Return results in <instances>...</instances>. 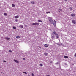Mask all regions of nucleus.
Listing matches in <instances>:
<instances>
[{"label": "nucleus", "mask_w": 76, "mask_h": 76, "mask_svg": "<svg viewBox=\"0 0 76 76\" xmlns=\"http://www.w3.org/2000/svg\"><path fill=\"white\" fill-rule=\"evenodd\" d=\"M56 36L57 38H59L58 35L57 34V33H56V31H53V33L51 35V38L52 39H54Z\"/></svg>", "instance_id": "obj_1"}, {"label": "nucleus", "mask_w": 76, "mask_h": 76, "mask_svg": "<svg viewBox=\"0 0 76 76\" xmlns=\"http://www.w3.org/2000/svg\"><path fill=\"white\" fill-rule=\"evenodd\" d=\"M49 21L51 24H53L54 22L51 18H50L49 19Z\"/></svg>", "instance_id": "obj_2"}, {"label": "nucleus", "mask_w": 76, "mask_h": 76, "mask_svg": "<svg viewBox=\"0 0 76 76\" xmlns=\"http://www.w3.org/2000/svg\"><path fill=\"white\" fill-rule=\"evenodd\" d=\"M32 25H37V26H38L39 25V24L38 23H33L32 24Z\"/></svg>", "instance_id": "obj_3"}, {"label": "nucleus", "mask_w": 76, "mask_h": 76, "mask_svg": "<svg viewBox=\"0 0 76 76\" xmlns=\"http://www.w3.org/2000/svg\"><path fill=\"white\" fill-rule=\"evenodd\" d=\"M53 25L54 26V27H56V21L55 20L54 21Z\"/></svg>", "instance_id": "obj_4"}, {"label": "nucleus", "mask_w": 76, "mask_h": 76, "mask_svg": "<svg viewBox=\"0 0 76 76\" xmlns=\"http://www.w3.org/2000/svg\"><path fill=\"white\" fill-rule=\"evenodd\" d=\"M14 61L15 62V63H19V61L16 59H14Z\"/></svg>", "instance_id": "obj_5"}, {"label": "nucleus", "mask_w": 76, "mask_h": 76, "mask_svg": "<svg viewBox=\"0 0 76 76\" xmlns=\"http://www.w3.org/2000/svg\"><path fill=\"white\" fill-rule=\"evenodd\" d=\"M71 16L72 17H75V15L74 14H71Z\"/></svg>", "instance_id": "obj_6"}, {"label": "nucleus", "mask_w": 76, "mask_h": 76, "mask_svg": "<svg viewBox=\"0 0 76 76\" xmlns=\"http://www.w3.org/2000/svg\"><path fill=\"white\" fill-rule=\"evenodd\" d=\"M72 22L74 24H76V21L74 20H72Z\"/></svg>", "instance_id": "obj_7"}, {"label": "nucleus", "mask_w": 76, "mask_h": 76, "mask_svg": "<svg viewBox=\"0 0 76 76\" xmlns=\"http://www.w3.org/2000/svg\"><path fill=\"white\" fill-rule=\"evenodd\" d=\"M5 39H6L7 40H10V38L8 37H5Z\"/></svg>", "instance_id": "obj_8"}, {"label": "nucleus", "mask_w": 76, "mask_h": 76, "mask_svg": "<svg viewBox=\"0 0 76 76\" xmlns=\"http://www.w3.org/2000/svg\"><path fill=\"white\" fill-rule=\"evenodd\" d=\"M20 28H23V26L22 25H20L19 26Z\"/></svg>", "instance_id": "obj_9"}, {"label": "nucleus", "mask_w": 76, "mask_h": 76, "mask_svg": "<svg viewBox=\"0 0 76 76\" xmlns=\"http://www.w3.org/2000/svg\"><path fill=\"white\" fill-rule=\"evenodd\" d=\"M44 46L45 47H48L49 45L47 44H45L44 45Z\"/></svg>", "instance_id": "obj_10"}, {"label": "nucleus", "mask_w": 76, "mask_h": 76, "mask_svg": "<svg viewBox=\"0 0 76 76\" xmlns=\"http://www.w3.org/2000/svg\"><path fill=\"white\" fill-rule=\"evenodd\" d=\"M18 18H19V16L17 15L15 17V19H18Z\"/></svg>", "instance_id": "obj_11"}, {"label": "nucleus", "mask_w": 76, "mask_h": 76, "mask_svg": "<svg viewBox=\"0 0 76 76\" xmlns=\"http://www.w3.org/2000/svg\"><path fill=\"white\" fill-rule=\"evenodd\" d=\"M44 55H45V56H47V55H48V53H47L45 52L44 53Z\"/></svg>", "instance_id": "obj_12"}, {"label": "nucleus", "mask_w": 76, "mask_h": 76, "mask_svg": "<svg viewBox=\"0 0 76 76\" xmlns=\"http://www.w3.org/2000/svg\"><path fill=\"white\" fill-rule=\"evenodd\" d=\"M12 7H15V4H12Z\"/></svg>", "instance_id": "obj_13"}, {"label": "nucleus", "mask_w": 76, "mask_h": 76, "mask_svg": "<svg viewBox=\"0 0 76 76\" xmlns=\"http://www.w3.org/2000/svg\"><path fill=\"white\" fill-rule=\"evenodd\" d=\"M38 22H42V20H38L37 21Z\"/></svg>", "instance_id": "obj_14"}, {"label": "nucleus", "mask_w": 76, "mask_h": 76, "mask_svg": "<svg viewBox=\"0 0 76 76\" xmlns=\"http://www.w3.org/2000/svg\"><path fill=\"white\" fill-rule=\"evenodd\" d=\"M16 38H20V36H16Z\"/></svg>", "instance_id": "obj_15"}, {"label": "nucleus", "mask_w": 76, "mask_h": 76, "mask_svg": "<svg viewBox=\"0 0 76 76\" xmlns=\"http://www.w3.org/2000/svg\"><path fill=\"white\" fill-rule=\"evenodd\" d=\"M56 44L57 45H59V46H61V45L60 44H59V43H56Z\"/></svg>", "instance_id": "obj_16"}, {"label": "nucleus", "mask_w": 76, "mask_h": 76, "mask_svg": "<svg viewBox=\"0 0 76 76\" xmlns=\"http://www.w3.org/2000/svg\"><path fill=\"white\" fill-rule=\"evenodd\" d=\"M64 58H68V56H64Z\"/></svg>", "instance_id": "obj_17"}, {"label": "nucleus", "mask_w": 76, "mask_h": 76, "mask_svg": "<svg viewBox=\"0 0 76 76\" xmlns=\"http://www.w3.org/2000/svg\"><path fill=\"white\" fill-rule=\"evenodd\" d=\"M40 66H41V67H42V66H43V65L42 64H40Z\"/></svg>", "instance_id": "obj_18"}, {"label": "nucleus", "mask_w": 76, "mask_h": 76, "mask_svg": "<svg viewBox=\"0 0 76 76\" xmlns=\"http://www.w3.org/2000/svg\"><path fill=\"white\" fill-rule=\"evenodd\" d=\"M13 29H16V27L15 26H13Z\"/></svg>", "instance_id": "obj_19"}, {"label": "nucleus", "mask_w": 76, "mask_h": 76, "mask_svg": "<svg viewBox=\"0 0 76 76\" xmlns=\"http://www.w3.org/2000/svg\"><path fill=\"white\" fill-rule=\"evenodd\" d=\"M59 64V62H57V63H56L55 64L57 65V64Z\"/></svg>", "instance_id": "obj_20"}, {"label": "nucleus", "mask_w": 76, "mask_h": 76, "mask_svg": "<svg viewBox=\"0 0 76 76\" xmlns=\"http://www.w3.org/2000/svg\"><path fill=\"white\" fill-rule=\"evenodd\" d=\"M31 3H32V4H35V2H31Z\"/></svg>", "instance_id": "obj_21"}, {"label": "nucleus", "mask_w": 76, "mask_h": 76, "mask_svg": "<svg viewBox=\"0 0 76 76\" xmlns=\"http://www.w3.org/2000/svg\"><path fill=\"white\" fill-rule=\"evenodd\" d=\"M46 13H47V14H48V13H50V12H49L48 11L46 12Z\"/></svg>", "instance_id": "obj_22"}, {"label": "nucleus", "mask_w": 76, "mask_h": 76, "mask_svg": "<svg viewBox=\"0 0 76 76\" xmlns=\"http://www.w3.org/2000/svg\"><path fill=\"white\" fill-rule=\"evenodd\" d=\"M4 16H7V13H4Z\"/></svg>", "instance_id": "obj_23"}, {"label": "nucleus", "mask_w": 76, "mask_h": 76, "mask_svg": "<svg viewBox=\"0 0 76 76\" xmlns=\"http://www.w3.org/2000/svg\"><path fill=\"white\" fill-rule=\"evenodd\" d=\"M59 10L60 11H62V10L60 8H59L58 10Z\"/></svg>", "instance_id": "obj_24"}, {"label": "nucleus", "mask_w": 76, "mask_h": 76, "mask_svg": "<svg viewBox=\"0 0 76 76\" xmlns=\"http://www.w3.org/2000/svg\"><path fill=\"white\" fill-rule=\"evenodd\" d=\"M69 9L70 10H73V8H72L70 7L69 8Z\"/></svg>", "instance_id": "obj_25"}, {"label": "nucleus", "mask_w": 76, "mask_h": 76, "mask_svg": "<svg viewBox=\"0 0 76 76\" xmlns=\"http://www.w3.org/2000/svg\"><path fill=\"white\" fill-rule=\"evenodd\" d=\"M23 73H24L25 74H27V73L26 72H23Z\"/></svg>", "instance_id": "obj_26"}, {"label": "nucleus", "mask_w": 76, "mask_h": 76, "mask_svg": "<svg viewBox=\"0 0 76 76\" xmlns=\"http://www.w3.org/2000/svg\"><path fill=\"white\" fill-rule=\"evenodd\" d=\"M31 75L32 76H35V75H34V74L33 73Z\"/></svg>", "instance_id": "obj_27"}, {"label": "nucleus", "mask_w": 76, "mask_h": 76, "mask_svg": "<svg viewBox=\"0 0 76 76\" xmlns=\"http://www.w3.org/2000/svg\"><path fill=\"white\" fill-rule=\"evenodd\" d=\"M9 52L10 53H12V50H9Z\"/></svg>", "instance_id": "obj_28"}, {"label": "nucleus", "mask_w": 76, "mask_h": 76, "mask_svg": "<svg viewBox=\"0 0 76 76\" xmlns=\"http://www.w3.org/2000/svg\"><path fill=\"white\" fill-rule=\"evenodd\" d=\"M15 22H18V19H15Z\"/></svg>", "instance_id": "obj_29"}, {"label": "nucleus", "mask_w": 76, "mask_h": 76, "mask_svg": "<svg viewBox=\"0 0 76 76\" xmlns=\"http://www.w3.org/2000/svg\"><path fill=\"white\" fill-rule=\"evenodd\" d=\"M3 62H4L5 63H6V61L5 60H3Z\"/></svg>", "instance_id": "obj_30"}, {"label": "nucleus", "mask_w": 76, "mask_h": 76, "mask_svg": "<svg viewBox=\"0 0 76 76\" xmlns=\"http://www.w3.org/2000/svg\"><path fill=\"white\" fill-rule=\"evenodd\" d=\"M25 27H27V26H28L27 25H25Z\"/></svg>", "instance_id": "obj_31"}, {"label": "nucleus", "mask_w": 76, "mask_h": 76, "mask_svg": "<svg viewBox=\"0 0 76 76\" xmlns=\"http://www.w3.org/2000/svg\"><path fill=\"white\" fill-rule=\"evenodd\" d=\"M64 64H65V65H66H66H67V63H64Z\"/></svg>", "instance_id": "obj_32"}, {"label": "nucleus", "mask_w": 76, "mask_h": 76, "mask_svg": "<svg viewBox=\"0 0 76 76\" xmlns=\"http://www.w3.org/2000/svg\"><path fill=\"white\" fill-rule=\"evenodd\" d=\"M61 45H62V46L64 45H63V44H62V43H61Z\"/></svg>", "instance_id": "obj_33"}, {"label": "nucleus", "mask_w": 76, "mask_h": 76, "mask_svg": "<svg viewBox=\"0 0 76 76\" xmlns=\"http://www.w3.org/2000/svg\"><path fill=\"white\" fill-rule=\"evenodd\" d=\"M38 47H39V48H41V46H39Z\"/></svg>", "instance_id": "obj_34"}, {"label": "nucleus", "mask_w": 76, "mask_h": 76, "mask_svg": "<svg viewBox=\"0 0 76 76\" xmlns=\"http://www.w3.org/2000/svg\"><path fill=\"white\" fill-rule=\"evenodd\" d=\"M23 60H25V58H23Z\"/></svg>", "instance_id": "obj_35"}, {"label": "nucleus", "mask_w": 76, "mask_h": 76, "mask_svg": "<svg viewBox=\"0 0 76 76\" xmlns=\"http://www.w3.org/2000/svg\"><path fill=\"white\" fill-rule=\"evenodd\" d=\"M75 57H76V53H75Z\"/></svg>", "instance_id": "obj_36"}, {"label": "nucleus", "mask_w": 76, "mask_h": 76, "mask_svg": "<svg viewBox=\"0 0 76 76\" xmlns=\"http://www.w3.org/2000/svg\"><path fill=\"white\" fill-rule=\"evenodd\" d=\"M46 76H50V75H46Z\"/></svg>", "instance_id": "obj_37"}, {"label": "nucleus", "mask_w": 76, "mask_h": 76, "mask_svg": "<svg viewBox=\"0 0 76 76\" xmlns=\"http://www.w3.org/2000/svg\"><path fill=\"white\" fill-rule=\"evenodd\" d=\"M50 63H52V61H50Z\"/></svg>", "instance_id": "obj_38"}, {"label": "nucleus", "mask_w": 76, "mask_h": 76, "mask_svg": "<svg viewBox=\"0 0 76 76\" xmlns=\"http://www.w3.org/2000/svg\"><path fill=\"white\" fill-rule=\"evenodd\" d=\"M72 65L73 66V65H74V64H72Z\"/></svg>", "instance_id": "obj_39"}, {"label": "nucleus", "mask_w": 76, "mask_h": 76, "mask_svg": "<svg viewBox=\"0 0 76 76\" xmlns=\"http://www.w3.org/2000/svg\"><path fill=\"white\" fill-rule=\"evenodd\" d=\"M65 1H67L68 0H64Z\"/></svg>", "instance_id": "obj_40"}, {"label": "nucleus", "mask_w": 76, "mask_h": 76, "mask_svg": "<svg viewBox=\"0 0 76 76\" xmlns=\"http://www.w3.org/2000/svg\"><path fill=\"white\" fill-rule=\"evenodd\" d=\"M58 12H60V10H58Z\"/></svg>", "instance_id": "obj_41"}, {"label": "nucleus", "mask_w": 76, "mask_h": 76, "mask_svg": "<svg viewBox=\"0 0 76 76\" xmlns=\"http://www.w3.org/2000/svg\"><path fill=\"white\" fill-rule=\"evenodd\" d=\"M28 76H30V75H28Z\"/></svg>", "instance_id": "obj_42"}, {"label": "nucleus", "mask_w": 76, "mask_h": 76, "mask_svg": "<svg viewBox=\"0 0 76 76\" xmlns=\"http://www.w3.org/2000/svg\"><path fill=\"white\" fill-rule=\"evenodd\" d=\"M61 69V70H62V69H61V68H60Z\"/></svg>", "instance_id": "obj_43"}, {"label": "nucleus", "mask_w": 76, "mask_h": 76, "mask_svg": "<svg viewBox=\"0 0 76 76\" xmlns=\"http://www.w3.org/2000/svg\"><path fill=\"white\" fill-rule=\"evenodd\" d=\"M1 67H0V68Z\"/></svg>", "instance_id": "obj_44"}]
</instances>
